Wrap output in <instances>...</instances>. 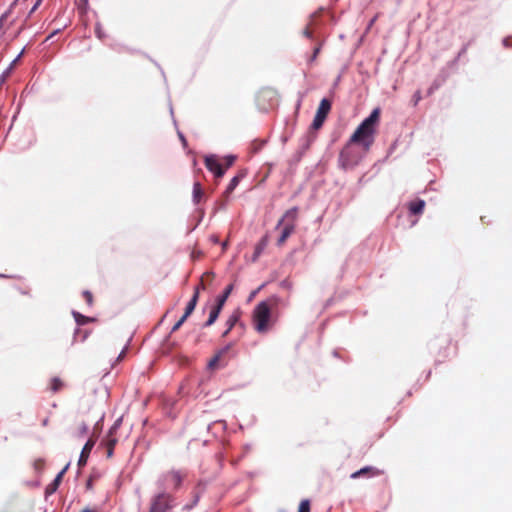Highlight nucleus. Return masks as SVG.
I'll use <instances>...</instances> for the list:
<instances>
[{
	"label": "nucleus",
	"mask_w": 512,
	"mask_h": 512,
	"mask_svg": "<svg viewBox=\"0 0 512 512\" xmlns=\"http://www.w3.org/2000/svg\"><path fill=\"white\" fill-rule=\"evenodd\" d=\"M7 14H8V13L3 14V15H2V17L0 18V27H2V26H3V21H4V19L7 17Z\"/></svg>",
	"instance_id": "obj_35"
},
{
	"label": "nucleus",
	"mask_w": 512,
	"mask_h": 512,
	"mask_svg": "<svg viewBox=\"0 0 512 512\" xmlns=\"http://www.w3.org/2000/svg\"><path fill=\"white\" fill-rule=\"evenodd\" d=\"M409 211L414 215H419L423 212L425 208V201L421 199H417L414 201H411L408 205Z\"/></svg>",
	"instance_id": "obj_16"
},
{
	"label": "nucleus",
	"mask_w": 512,
	"mask_h": 512,
	"mask_svg": "<svg viewBox=\"0 0 512 512\" xmlns=\"http://www.w3.org/2000/svg\"><path fill=\"white\" fill-rule=\"evenodd\" d=\"M304 34H305L307 37H311V32H310L308 29H306V30L304 31Z\"/></svg>",
	"instance_id": "obj_37"
},
{
	"label": "nucleus",
	"mask_w": 512,
	"mask_h": 512,
	"mask_svg": "<svg viewBox=\"0 0 512 512\" xmlns=\"http://www.w3.org/2000/svg\"><path fill=\"white\" fill-rule=\"evenodd\" d=\"M242 174H239V175H236L234 176L231 180H230V183L228 184L226 190H225V194L226 195H229L230 193L233 192V190L238 186L239 184V181L240 179L242 178Z\"/></svg>",
	"instance_id": "obj_23"
},
{
	"label": "nucleus",
	"mask_w": 512,
	"mask_h": 512,
	"mask_svg": "<svg viewBox=\"0 0 512 512\" xmlns=\"http://www.w3.org/2000/svg\"><path fill=\"white\" fill-rule=\"evenodd\" d=\"M186 474L180 470H171L163 474L162 476V485L166 488L178 489Z\"/></svg>",
	"instance_id": "obj_7"
},
{
	"label": "nucleus",
	"mask_w": 512,
	"mask_h": 512,
	"mask_svg": "<svg viewBox=\"0 0 512 512\" xmlns=\"http://www.w3.org/2000/svg\"><path fill=\"white\" fill-rule=\"evenodd\" d=\"M44 465H45V462L44 460L42 459H37L35 462H34V468L36 470H42L44 468Z\"/></svg>",
	"instance_id": "obj_29"
},
{
	"label": "nucleus",
	"mask_w": 512,
	"mask_h": 512,
	"mask_svg": "<svg viewBox=\"0 0 512 512\" xmlns=\"http://www.w3.org/2000/svg\"><path fill=\"white\" fill-rule=\"evenodd\" d=\"M282 225H283V228L281 231V235L277 241L278 246H282L286 242L288 237L294 232V229H295V226L292 223H285Z\"/></svg>",
	"instance_id": "obj_14"
},
{
	"label": "nucleus",
	"mask_w": 512,
	"mask_h": 512,
	"mask_svg": "<svg viewBox=\"0 0 512 512\" xmlns=\"http://www.w3.org/2000/svg\"><path fill=\"white\" fill-rule=\"evenodd\" d=\"M268 236L265 235L261 238V240L256 244L254 254H253V261H256L259 256L262 254V252L266 249L268 245Z\"/></svg>",
	"instance_id": "obj_15"
},
{
	"label": "nucleus",
	"mask_w": 512,
	"mask_h": 512,
	"mask_svg": "<svg viewBox=\"0 0 512 512\" xmlns=\"http://www.w3.org/2000/svg\"><path fill=\"white\" fill-rule=\"evenodd\" d=\"M232 290H233V284H229L225 288L223 294L221 296H219L217 299V304L219 306H221V307L224 306V304H225L226 300L228 299L229 295L231 294Z\"/></svg>",
	"instance_id": "obj_22"
},
{
	"label": "nucleus",
	"mask_w": 512,
	"mask_h": 512,
	"mask_svg": "<svg viewBox=\"0 0 512 512\" xmlns=\"http://www.w3.org/2000/svg\"><path fill=\"white\" fill-rule=\"evenodd\" d=\"M236 160L233 155L219 157L215 154L205 156L204 163L206 168L212 172L215 177L221 178L225 174L226 170L230 168Z\"/></svg>",
	"instance_id": "obj_2"
},
{
	"label": "nucleus",
	"mask_w": 512,
	"mask_h": 512,
	"mask_svg": "<svg viewBox=\"0 0 512 512\" xmlns=\"http://www.w3.org/2000/svg\"><path fill=\"white\" fill-rule=\"evenodd\" d=\"M173 497L167 492L154 496L148 512H168L172 508Z\"/></svg>",
	"instance_id": "obj_4"
},
{
	"label": "nucleus",
	"mask_w": 512,
	"mask_h": 512,
	"mask_svg": "<svg viewBox=\"0 0 512 512\" xmlns=\"http://www.w3.org/2000/svg\"><path fill=\"white\" fill-rule=\"evenodd\" d=\"M9 71H10V70L8 69V70H7L5 73H3V75L0 77V85H1V84H3V83L5 82L6 78H7V77H8V75H9Z\"/></svg>",
	"instance_id": "obj_33"
},
{
	"label": "nucleus",
	"mask_w": 512,
	"mask_h": 512,
	"mask_svg": "<svg viewBox=\"0 0 512 512\" xmlns=\"http://www.w3.org/2000/svg\"><path fill=\"white\" fill-rule=\"evenodd\" d=\"M81 512H96V511L91 510V509H88V508H85V509H83Z\"/></svg>",
	"instance_id": "obj_38"
},
{
	"label": "nucleus",
	"mask_w": 512,
	"mask_h": 512,
	"mask_svg": "<svg viewBox=\"0 0 512 512\" xmlns=\"http://www.w3.org/2000/svg\"><path fill=\"white\" fill-rule=\"evenodd\" d=\"M320 49H321V47H320V46H317V47H315V48H314L313 54H312V56L310 57L309 62H313V61H315V59L317 58V56H318V54H319V52H320Z\"/></svg>",
	"instance_id": "obj_31"
},
{
	"label": "nucleus",
	"mask_w": 512,
	"mask_h": 512,
	"mask_svg": "<svg viewBox=\"0 0 512 512\" xmlns=\"http://www.w3.org/2000/svg\"><path fill=\"white\" fill-rule=\"evenodd\" d=\"M298 512H310V501L308 499H304L300 502Z\"/></svg>",
	"instance_id": "obj_25"
},
{
	"label": "nucleus",
	"mask_w": 512,
	"mask_h": 512,
	"mask_svg": "<svg viewBox=\"0 0 512 512\" xmlns=\"http://www.w3.org/2000/svg\"><path fill=\"white\" fill-rule=\"evenodd\" d=\"M421 99H422V95H421V92L418 90L414 93V95L412 96V99H411L413 106H417L418 103L421 101Z\"/></svg>",
	"instance_id": "obj_27"
},
{
	"label": "nucleus",
	"mask_w": 512,
	"mask_h": 512,
	"mask_svg": "<svg viewBox=\"0 0 512 512\" xmlns=\"http://www.w3.org/2000/svg\"><path fill=\"white\" fill-rule=\"evenodd\" d=\"M186 321V319H184V317L182 316L175 324L174 326L172 327V330L171 332H175L177 331L182 325L183 323Z\"/></svg>",
	"instance_id": "obj_28"
},
{
	"label": "nucleus",
	"mask_w": 512,
	"mask_h": 512,
	"mask_svg": "<svg viewBox=\"0 0 512 512\" xmlns=\"http://www.w3.org/2000/svg\"><path fill=\"white\" fill-rule=\"evenodd\" d=\"M66 386L65 382L59 377H53L49 383V389L53 393L61 391Z\"/></svg>",
	"instance_id": "obj_18"
},
{
	"label": "nucleus",
	"mask_w": 512,
	"mask_h": 512,
	"mask_svg": "<svg viewBox=\"0 0 512 512\" xmlns=\"http://www.w3.org/2000/svg\"><path fill=\"white\" fill-rule=\"evenodd\" d=\"M198 299H199V287H195L194 294L185 308V312L183 314L184 319H187L193 313V311L197 305Z\"/></svg>",
	"instance_id": "obj_13"
},
{
	"label": "nucleus",
	"mask_w": 512,
	"mask_h": 512,
	"mask_svg": "<svg viewBox=\"0 0 512 512\" xmlns=\"http://www.w3.org/2000/svg\"><path fill=\"white\" fill-rule=\"evenodd\" d=\"M119 427H120V420H117L113 424V426L110 428L106 437L102 440V444L106 447V450H107V458H111L113 456L114 447L118 442V439L115 436V434Z\"/></svg>",
	"instance_id": "obj_8"
},
{
	"label": "nucleus",
	"mask_w": 512,
	"mask_h": 512,
	"mask_svg": "<svg viewBox=\"0 0 512 512\" xmlns=\"http://www.w3.org/2000/svg\"><path fill=\"white\" fill-rule=\"evenodd\" d=\"M232 348V344H227L225 347L219 349L214 356L208 361L207 368L211 371L225 367L227 365V354Z\"/></svg>",
	"instance_id": "obj_5"
},
{
	"label": "nucleus",
	"mask_w": 512,
	"mask_h": 512,
	"mask_svg": "<svg viewBox=\"0 0 512 512\" xmlns=\"http://www.w3.org/2000/svg\"><path fill=\"white\" fill-rule=\"evenodd\" d=\"M436 88H437V86H431V87L429 88V90H428V95H431V94L434 92V90H435Z\"/></svg>",
	"instance_id": "obj_36"
},
{
	"label": "nucleus",
	"mask_w": 512,
	"mask_h": 512,
	"mask_svg": "<svg viewBox=\"0 0 512 512\" xmlns=\"http://www.w3.org/2000/svg\"><path fill=\"white\" fill-rule=\"evenodd\" d=\"M221 309L222 307L219 306L218 304H216L210 311V314H209V318L208 320L205 322L204 324V327H209L211 326L212 324H214V322L217 320L220 312H221Z\"/></svg>",
	"instance_id": "obj_19"
},
{
	"label": "nucleus",
	"mask_w": 512,
	"mask_h": 512,
	"mask_svg": "<svg viewBox=\"0 0 512 512\" xmlns=\"http://www.w3.org/2000/svg\"><path fill=\"white\" fill-rule=\"evenodd\" d=\"M73 315H74L75 321L77 322L78 325H84L86 323L94 321V318L84 316L77 312H74Z\"/></svg>",
	"instance_id": "obj_24"
},
{
	"label": "nucleus",
	"mask_w": 512,
	"mask_h": 512,
	"mask_svg": "<svg viewBox=\"0 0 512 512\" xmlns=\"http://www.w3.org/2000/svg\"><path fill=\"white\" fill-rule=\"evenodd\" d=\"M87 433V426L86 424H81L79 427H78V435L79 436H83Z\"/></svg>",
	"instance_id": "obj_32"
},
{
	"label": "nucleus",
	"mask_w": 512,
	"mask_h": 512,
	"mask_svg": "<svg viewBox=\"0 0 512 512\" xmlns=\"http://www.w3.org/2000/svg\"><path fill=\"white\" fill-rule=\"evenodd\" d=\"M95 445V440L90 438L84 445L79 460H78V466L81 468L86 465L87 460L89 458V455L91 453V450L93 449Z\"/></svg>",
	"instance_id": "obj_10"
},
{
	"label": "nucleus",
	"mask_w": 512,
	"mask_h": 512,
	"mask_svg": "<svg viewBox=\"0 0 512 512\" xmlns=\"http://www.w3.org/2000/svg\"><path fill=\"white\" fill-rule=\"evenodd\" d=\"M270 306L267 302L262 301L256 305L253 311V324L257 332L265 333L269 327Z\"/></svg>",
	"instance_id": "obj_3"
},
{
	"label": "nucleus",
	"mask_w": 512,
	"mask_h": 512,
	"mask_svg": "<svg viewBox=\"0 0 512 512\" xmlns=\"http://www.w3.org/2000/svg\"><path fill=\"white\" fill-rule=\"evenodd\" d=\"M198 500H199V495H198V494H195V496H194V500H193L192 504L185 505V506H184V509H185V510H190V509H192V508L197 504Z\"/></svg>",
	"instance_id": "obj_30"
},
{
	"label": "nucleus",
	"mask_w": 512,
	"mask_h": 512,
	"mask_svg": "<svg viewBox=\"0 0 512 512\" xmlns=\"http://www.w3.org/2000/svg\"><path fill=\"white\" fill-rule=\"evenodd\" d=\"M83 298L85 299L88 306H92L94 303L93 295L89 290H85L82 293Z\"/></svg>",
	"instance_id": "obj_26"
},
{
	"label": "nucleus",
	"mask_w": 512,
	"mask_h": 512,
	"mask_svg": "<svg viewBox=\"0 0 512 512\" xmlns=\"http://www.w3.org/2000/svg\"><path fill=\"white\" fill-rule=\"evenodd\" d=\"M41 1L42 0H37V2L35 3V5L32 7L31 11H30V14H32L34 11H36V9L39 7V5L41 4Z\"/></svg>",
	"instance_id": "obj_34"
},
{
	"label": "nucleus",
	"mask_w": 512,
	"mask_h": 512,
	"mask_svg": "<svg viewBox=\"0 0 512 512\" xmlns=\"http://www.w3.org/2000/svg\"><path fill=\"white\" fill-rule=\"evenodd\" d=\"M331 110V101L324 98L320 101L318 109L316 111V115L313 119L311 128L314 130H318L322 127L325 119L327 118L329 112Z\"/></svg>",
	"instance_id": "obj_6"
},
{
	"label": "nucleus",
	"mask_w": 512,
	"mask_h": 512,
	"mask_svg": "<svg viewBox=\"0 0 512 512\" xmlns=\"http://www.w3.org/2000/svg\"><path fill=\"white\" fill-rule=\"evenodd\" d=\"M382 473L383 472L381 470H379L378 468H376V467L366 466V467H363V468L359 469L356 472H353L350 475V478L351 479H358V478H361V477H363V478H373V477L381 475Z\"/></svg>",
	"instance_id": "obj_9"
},
{
	"label": "nucleus",
	"mask_w": 512,
	"mask_h": 512,
	"mask_svg": "<svg viewBox=\"0 0 512 512\" xmlns=\"http://www.w3.org/2000/svg\"><path fill=\"white\" fill-rule=\"evenodd\" d=\"M69 465L67 464L58 474L57 476L55 477V479L53 480L52 483H50L47 487H46V490H45V493L47 495H51L53 494L54 492H56V490L58 489L61 481H62V478L64 476V474L66 473L67 469H68Z\"/></svg>",
	"instance_id": "obj_11"
},
{
	"label": "nucleus",
	"mask_w": 512,
	"mask_h": 512,
	"mask_svg": "<svg viewBox=\"0 0 512 512\" xmlns=\"http://www.w3.org/2000/svg\"><path fill=\"white\" fill-rule=\"evenodd\" d=\"M204 196V192L202 190L201 184L199 182H195L193 186V201L195 204L201 202Z\"/></svg>",
	"instance_id": "obj_20"
},
{
	"label": "nucleus",
	"mask_w": 512,
	"mask_h": 512,
	"mask_svg": "<svg viewBox=\"0 0 512 512\" xmlns=\"http://www.w3.org/2000/svg\"><path fill=\"white\" fill-rule=\"evenodd\" d=\"M239 320V313L234 312L226 321L227 329L222 334L223 337H226L228 333L232 330L236 322Z\"/></svg>",
	"instance_id": "obj_21"
},
{
	"label": "nucleus",
	"mask_w": 512,
	"mask_h": 512,
	"mask_svg": "<svg viewBox=\"0 0 512 512\" xmlns=\"http://www.w3.org/2000/svg\"><path fill=\"white\" fill-rule=\"evenodd\" d=\"M297 216H298V209L296 207H293V208L287 210L285 212L284 216L279 220L276 228H279L280 226H282V224H285V223H292L295 225Z\"/></svg>",
	"instance_id": "obj_12"
},
{
	"label": "nucleus",
	"mask_w": 512,
	"mask_h": 512,
	"mask_svg": "<svg viewBox=\"0 0 512 512\" xmlns=\"http://www.w3.org/2000/svg\"><path fill=\"white\" fill-rule=\"evenodd\" d=\"M215 278V274L213 272H205L200 279V283L196 286L199 287V292L201 290H205L207 285L211 284Z\"/></svg>",
	"instance_id": "obj_17"
},
{
	"label": "nucleus",
	"mask_w": 512,
	"mask_h": 512,
	"mask_svg": "<svg viewBox=\"0 0 512 512\" xmlns=\"http://www.w3.org/2000/svg\"><path fill=\"white\" fill-rule=\"evenodd\" d=\"M381 109L376 107L356 128L339 154L342 168H353L360 163L369 152L375 141L377 127L380 122Z\"/></svg>",
	"instance_id": "obj_1"
}]
</instances>
